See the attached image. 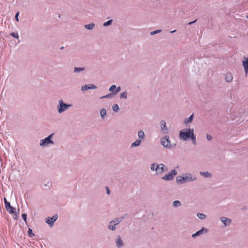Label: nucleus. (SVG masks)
Segmentation results:
<instances>
[{
    "label": "nucleus",
    "instance_id": "33",
    "mask_svg": "<svg viewBox=\"0 0 248 248\" xmlns=\"http://www.w3.org/2000/svg\"><path fill=\"white\" fill-rule=\"evenodd\" d=\"M112 22V19L109 20L107 21V22H104L103 23V26L104 27H107V26H109L110 24H111Z\"/></svg>",
    "mask_w": 248,
    "mask_h": 248
},
{
    "label": "nucleus",
    "instance_id": "21",
    "mask_svg": "<svg viewBox=\"0 0 248 248\" xmlns=\"http://www.w3.org/2000/svg\"><path fill=\"white\" fill-rule=\"evenodd\" d=\"M138 137L142 140H143L145 138V134L143 130H140L138 133Z\"/></svg>",
    "mask_w": 248,
    "mask_h": 248
},
{
    "label": "nucleus",
    "instance_id": "31",
    "mask_svg": "<svg viewBox=\"0 0 248 248\" xmlns=\"http://www.w3.org/2000/svg\"><path fill=\"white\" fill-rule=\"evenodd\" d=\"M190 139L192 140L193 144H196V137L194 134L192 135V136L191 137Z\"/></svg>",
    "mask_w": 248,
    "mask_h": 248
},
{
    "label": "nucleus",
    "instance_id": "20",
    "mask_svg": "<svg viewBox=\"0 0 248 248\" xmlns=\"http://www.w3.org/2000/svg\"><path fill=\"white\" fill-rule=\"evenodd\" d=\"M94 26H95V25L93 23H91L89 24H86V25H84L85 28H86V29L89 30H91L93 29V28L94 27Z\"/></svg>",
    "mask_w": 248,
    "mask_h": 248
},
{
    "label": "nucleus",
    "instance_id": "9",
    "mask_svg": "<svg viewBox=\"0 0 248 248\" xmlns=\"http://www.w3.org/2000/svg\"><path fill=\"white\" fill-rule=\"evenodd\" d=\"M97 86L93 84H89L88 85H85L84 86H82L81 87V90L82 92L85 91L87 90L90 89H97Z\"/></svg>",
    "mask_w": 248,
    "mask_h": 248
},
{
    "label": "nucleus",
    "instance_id": "22",
    "mask_svg": "<svg viewBox=\"0 0 248 248\" xmlns=\"http://www.w3.org/2000/svg\"><path fill=\"white\" fill-rule=\"evenodd\" d=\"M116 224H114V223H113V224H111V221L109 222L108 226V229H109L110 230H111V231H115L116 230Z\"/></svg>",
    "mask_w": 248,
    "mask_h": 248
},
{
    "label": "nucleus",
    "instance_id": "2",
    "mask_svg": "<svg viewBox=\"0 0 248 248\" xmlns=\"http://www.w3.org/2000/svg\"><path fill=\"white\" fill-rule=\"evenodd\" d=\"M194 129L193 128H185L179 132V137L185 141L190 139L192 134H194Z\"/></svg>",
    "mask_w": 248,
    "mask_h": 248
},
{
    "label": "nucleus",
    "instance_id": "17",
    "mask_svg": "<svg viewBox=\"0 0 248 248\" xmlns=\"http://www.w3.org/2000/svg\"><path fill=\"white\" fill-rule=\"evenodd\" d=\"M232 75L231 73H227L225 77V79L228 82H231L232 80Z\"/></svg>",
    "mask_w": 248,
    "mask_h": 248
},
{
    "label": "nucleus",
    "instance_id": "35",
    "mask_svg": "<svg viewBox=\"0 0 248 248\" xmlns=\"http://www.w3.org/2000/svg\"><path fill=\"white\" fill-rule=\"evenodd\" d=\"M114 94H113L112 93H110L105 96H102L100 98H110L112 95H114Z\"/></svg>",
    "mask_w": 248,
    "mask_h": 248
},
{
    "label": "nucleus",
    "instance_id": "16",
    "mask_svg": "<svg viewBox=\"0 0 248 248\" xmlns=\"http://www.w3.org/2000/svg\"><path fill=\"white\" fill-rule=\"evenodd\" d=\"M194 114H191L188 118H185L184 119V123L186 124H187L192 122L193 120Z\"/></svg>",
    "mask_w": 248,
    "mask_h": 248
},
{
    "label": "nucleus",
    "instance_id": "30",
    "mask_svg": "<svg viewBox=\"0 0 248 248\" xmlns=\"http://www.w3.org/2000/svg\"><path fill=\"white\" fill-rule=\"evenodd\" d=\"M116 89V86L115 85H112L109 87V91L112 93L113 94H114V93L115 92V90Z\"/></svg>",
    "mask_w": 248,
    "mask_h": 248
},
{
    "label": "nucleus",
    "instance_id": "45",
    "mask_svg": "<svg viewBox=\"0 0 248 248\" xmlns=\"http://www.w3.org/2000/svg\"><path fill=\"white\" fill-rule=\"evenodd\" d=\"M197 21V19H195L194 21H191V22H190L188 23V25H191L192 24H193V23H195Z\"/></svg>",
    "mask_w": 248,
    "mask_h": 248
},
{
    "label": "nucleus",
    "instance_id": "37",
    "mask_svg": "<svg viewBox=\"0 0 248 248\" xmlns=\"http://www.w3.org/2000/svg\"><path fill=\"white\" fill-rule=\"evenodd\" d=\"M28 232L30 237H32L34 235V234L32 232V230L30 228L29 229Z\"/></svg>",
    "mask_w": 248,
    "mask_h": 248
},
{
    "label": "nucleus",
    "instance_id": "40",
    "mask_svg": "<svg viewBox=\"0 0 248 248\" xmlns=\"http://www.w3.org/2000/svg\"><path fill=\"white\" fill-rule=\"evenodd\" d=\"M121 87L119 86L117 88L116 87V89L115 90V92L114 93V94H116L118 92H119L121 91Z\"/></svg>",
    "mask_w": 248,
    "mask_h": 248
},
{
    "label": "nucleus",
    "instance_id": "12",
    "mask_svg": "<svg viewBox=\"0 0 248 248\" xmlns=\"http://www.w3.org/2000/svg\"><path fill=\"white\" fill-rule=\"evenodd\" d=\"M208 232V230L207 229L205 228L204 227H202V229L196 232L195 233H193L192 234V237L193 238H195V237L200 235L201 234H202L204 232L206 233Z\"/></svg>",
    "mask_w": 248,
    "mask_h": 248
},
{
    "label": "nucleus",
    "instance_id": "25",
    "mask_svg": "<svg viewBox=\"0 0 248 248\" xmlns=\"http://www.w3.org/2000/svg\"><path fill=\"white\" fill-rule=\"evenodd\" d=\"M182 204L179 201H175L172 203V205L174 207H178L181 206Z\"/></svg>",
    "mask_w": 248,
    "mask_h": 248
},
{
    "label": "nucleus",
    "instance_id": "43",
    "mask_svg": "<svg viewBox=\"0 0 248 248\" xmlns=\"http://www.w3.org/2000/svg\"><path fill=\"white\" fill-rule=\"evenodd\" d=\"M18 16H19V12H17L16 15H15V19L16 20V21H19V19H18Z\"/></svg>",
    "mask_w": 248,
    "mask_h": 248
},
{
    "label": "nucleus",
    "instance_id": "38",
    "mask_svg": "<svg viewBox=\"0 0 248 248\" xmlns=\"http://www.w3.org/2000/svg\"><path fill=\"white\" fill-rule=\"evenodd\" d=\"M19 210L18 209V211H19ZM19 211L18 212V213H17V212H16V211H15V213H13V215H15V217H14V219H16V220L17 219V217H18V215H19Z\"/></svg>",
    "mask_w": 248,
    "mask_h": 248
},
{
    "label": "nucleus",
    "instance_id": "1",
    "mask_svg": "<svg viewBox=\"0 0 248 248\" xmlns=\"http://www.w3.org/2000/svg\"><path fill=\"white\" fill-rule=\"evenodd\" d=\"M197 177L195 175H192L190 173H186L182 176H178L176 177V181L178 184H183L186 183L196 181Z\"/></svg>",
    "mask_w": 248,
    "mask_h": 248
},
{
    "label": "nucleus",
    "instance_id": "28",
    "mask_svg": "<svg viewBox=\"0 0 248 248\" xmlns=\"http://www.w3.org/2000/svg\"><path fill=\"white\" fill-rule=\"evenodd\" d=\"M197 215V217L201 219H204L206 217V215L202 213H198Z\"/></svg>",
    "mask_w": 248,
    "mask_h": 248
},
{
    "label": "nucleus",
    "instance_id": "36",
    "mask_svg": "<svg viewBox=\"0 0 248 248\" xmlns=\"http://www.w3.org/2000/svg\"><path fill=\"white\" fill-rule=\"evenodd\" d=\"M162 31V30L160 29V30H157L155 31H152L151 33H150V34L151 35H155L156 33H160Z\"/></svg>",
    "mask_w": 248,
    "mask_h": 248
},
{
    "label": "nucleus",
    "instance_id": "8",
    "mask_svg": "<svg viewBox=\"0 0 248 248\" xmlns=\"http://www.w3.org/2000/svg\"><path fill=\"white\" fill-rule=\"evenodd\" d=\"M161 126V131L163 134H168L169 131L166 126V123L165 121L162 120L160 122Z\"/></svg>",
    "mask_w": 248,
    "mask_h": 248
},
{
    "label": "nucleus",
    "instance_id": "6",
    "mask_svg": "<svg viewBox=\"0 0 248 248\" xmlns=\"http://www.w3.org/2000/svg\"><path fill=\"white\" fill-rule=\"evenodd\" d=\"M177 174V171L173 169L169 172V174L165 175L161 178V179L165 181H171L173 179L174 176H176Z\"/></svg>",
    "mask_w": 248,
    "mask_h": 248
},
{
    "label": "nucleus",
    "instance_id": "34",
    "mask_svg": "<svg viewBox=\"0 0 248 248\" xmlns=\"http://www.w3.org/2000/svg\"><path fill=\"white\" fill-rule=\"evenodd\" d=\"M10 35L16 39H18L19 37L18 34L17 32H11Z\"/></svg>",
    "mask_w": 248,
    "mask_h": 248
},
{
    "label": "nucleus",
    "instance_id": "23",
    "mask_svg": "<svg viewBox=\"0 0 248 248\" xmlns=\"http://www.w3.org/2000/svg\"><path fill=\"white\" fill-rule=\"evenodd\" d=\"M100 114L101 115V117L102 118H104V117L106 116L107 113H106V110L104 108H102L100 110Z\"/></svg>",
    "mask_w": 248,
    "mask_h": 248
},
{
    "label": "nucleus",
    "instance_id": "39",
    "mask_svg": "<svg viewBox=\"0 0 248 248\" xmlns=\"http://www.w3.org/2000/svg\"><path fill=\"white\" fill-rule=\"evenodd\" d=\"M27 215L26 214H22V217L23 219V220L25 221V222L26 223H27Z\"/></svg>",
    "mask_w": 248,
    "mask_h": 248
},
{
    "label": "nucleus",
    "instance_id": "46",
    "mask_svg": "<svg viewBox=\"0 0 248 248\" xmlns=\"http://www.w3.org/2000/svg\"><path fill=\"white\" fill-rule=\"evenodd\" d=\"M175 31H176V30H174V31H171L170 33H173V32H174Z\"/></svg>",
    "mask_w": 248,
    "mask_h": 248
},
{
    "label": "nucleus",
    "instance_id": "7",
    "mask_svg": "<svg viewBox=\"0 0 248 248\" xmlns=\"http://www.w3.org/2000/svg\"><path fill=\"white\" fill-rule=\"evenodd\" d=\"M4 202L7 212L10 214L15 213V211L16 210V208L11 205L10 202L7 201L6 198H4Z\"/></svg>",
    "mask_w": 248,
    "mask_h": 248
},
{
    "label": "nucleus",
    "instance_id": "15",
    "mask_svg": "<svg viewBox=\"0 0 248 248\" xmlns=\"http://www.w3.org/2000/svg\"><path fill=\"white\" fill-rule=\"evenodd\" d=\"M116 246L118 248H121L124 246V243L121 239V237L120 235H118L116 240Z\"/></svg>",
    "mask_w": 248,
    "mask_h": 248
},
{
    "label": "nucleus",
    "instance_id": "13",
    "mask_svg": "<svg viewBox=\"0 0 248 248\" xmlns=\"http://www.w3.org/2000/svg\"><path fill=\"white\" fill-rule=\"evenodd\" d=\"M242 64L246 75H247L248 72V57L247 58H244L242 61Z\"/></svg>",
    "mask_w": 248,
    "mask_h": 248
},
{
    "label": "nucleus",
    "instance_id": "19",
    "mask_svg": "<svg viewBox=\"0 0 248 248\" xmlns=\"http://www.w3.org/2000/svg\"><path fill=\"white\" fill-rule=\"evenodd\" d=\"M141 140L138 139L136 140L135 141H134L133 143H132L131 145V147H137L139 146L140 143H141Z\"/></svg>",
    "mask_w": 248,
    "mask_h": 248
},
{
    "label": "nucleus",
    "instance_id": "26",
    "mask_svg": "<svg viewBox=\"0 0 248 248\" xmlns=\"http://www.w3.org/2000/svg\"><path fill=\"white\" fill-rule=\"evenodd\" d=\"M84 67H75L74 73H79L84 70Z\"/></svg>",
    "mask_w": 248,
    "mask_h": 248
},
{
    "label": "nucleus",
    "instance_id": "18",
    "mask_svg": "<svg viewBox=\"0 0 248 248\" xmlns=\"http://www.w3.org/2000/svg\"><path fill=\"white\" fill-rule=\"evenodd\" d=\"M200 174L205 178H211L212 176L211 174L208 171H200Z\"/></svg>",
    "mask_w": 248,
    "mask_h": 248
},
{
    "label": "nucleus",
    "instance_id": "11",
    "mask_svg": "<svg viewBox=\"0 0 248 248\" xmlns=\"http://www.w3.org/2000/svg\"><path fill=\"white\" fill-rule=\"evenodd\" d=\"M58 216L55 214L52 217H48L46 220V223L50 225H53L54 222L58 219Z\"/></svg>",
    "mask_w": 248,
    "mask_h": 248
},
{
    "label": "nucleus",
    "instance_id": "41",
    "mask_svg": "<svg viewBox=\"0 0 248 248\" xmlns=\"http://www.w3.org/2000/svg\"><path fill=\"white\" fill-rule=\"evenodd\" d=\"M206 138L208 140L210 141L212 140V137L209 134H206Z\"/></svg>",
    "mask_w": 248,
    "mask_h": 248
},
{
    "label": "nucleus",
    "instance_id": "24",
    "mask_svg": "<svg viewBox=\"0 0 248 248\" xmlns=\"http://www.w3.org/2000/svg\"><path fill=\"white\" fill-rule=\"evenodd\" d=\"M159 166L157 164L154 163L151 164V169L152 170H157V169H158Z\"/></svg>",
    "mask_w": 248,
    "mask_h": 248
},
{
    "label": "nucleus",
    "instance_id": "3",
    "mask_svg": "<svg viewBox=\"0 0 248 248\" xmlns=\"http://www.w3.org/2000/svg\"><path fill=\"white\" fill-rule=\"evenodd\" d=\"M72 107L73 105L72 104H66L62 99H61L59 100L57 110L59 113H62Z\"/></svg>",
    "mask_w": 248,
    "mask_h": 248
},
{
    "label": "nucleus",
    "instance_id": "5",
    "mask_svg": "<svg viewBox=\"0 0 248 248\" xmlns=\"http://www.w3.org/2000/svg\"><path fill=\"white\" fill-rule=\"evenodd\" d=\"M53 135L54 134L52 133L45 139L40 140V145L42 147H45L49 144H53L54 143L51 140Z\"/></svg>",
    "mask_w": 248,
    "mask_h": 248
},
{
    "label": "nucleus",
    "instance_id": "29",
    "mask_svg": "<svg viewBox=\"0 0 248 248\" xmlns=\"http://www.w3.org/2000/svg\"><path fill=\"white\" fill-rule=\"evenodd\" d=\"M121 221L117 217L115 218L114 219L111 221V224L114 223L116 224V225H117Z\"/></svg>",
    "mask_w": 248,
    "mask_h": 248
},
{
    "label": "nucleus",
    "instance_id": "32",
    "mask_svg": "<svg viewBox=\"0 0 248 248\" xmlns=\"http://www.w3.org/2000/svg\"><path fill=\"white\" fill-rule=\"evenodd\" d=\"M112 109L114 111L117 112L119 110V107L118 104H114L112 106Z\"/></svg>",
    "mask_w": 248,
    "mask_h": 248
},
{
    "label": "nucleus",
    "instance_id": "27",
    "mask_svg": "<svg viewBox=\"0 0 248 248\" xmlns=\"http://www.w3.org/2000/svg\"><path fill=\"white\" fill-rule=\"evenodd\" d=\"M120 97H121V98H124L125 99H126L127 98V92L125 91V92L122 93L120 94Z\"/></svg>",
    "mask_w": 248,
    "mask_h": 248
},
{
    "label": "nucleus",
    "instance_id": "44",
    "mask_svg": "<svg viewBox=\"0 0 248 248\" xmlns=\"http://www.w3.org/2000/svg\"><path fill=\"white\" fill-rule=\"evenodd\" d=\"M106 192H107V193L108 195H109L110 191V190H109V189L108 187V186H106Z\"/></svg>",
    "mask_w": 248,
    "mask_h": 248
},
{
    "label": "nucleus",
    "instance_id": "14",
    "mask_svg": "<svg viewBox=\"0 0 248 248\" xmlns=\"http://www.w3.org/2000/svg\"><path fill=\"white\" fill-rule=\"evenodd\" d=\"M220 220L222 222L225 226L230 225L232 222V220L230 218L224 217H221Z\"/></svg>",
    "mask_w": 248,
    "mask_h": 248
},
{
    "label": "nucleus",
    "instance_id": "4",
    "mask_svg": "<svg viewBox=\"0 0 248 248\" xmlns=\"http://www.w3.org/2000/svg\"><path fill=\"white\" fill-rule=\"evenodd\" d=\"M160 143L164 147L169 149H171L176 146L175 144H174V145L173 146L170 143V141L169 140V136L167 135L165 136L164 137L161 139Z\"/></svg>",
    "mask_w": 248,
    "mask_h": 248
},
{
    "label": "nucleus",
    "instance_id": "42",
    "mask_svg": "<svg viewBox=\"0 0 248 248\" xmlns=\"http://www.w3.org/2000/svg\"><path fill=\"white\" fill-rule=\"evenodd\" d=\"M127 215V214H124L123 216L122 217H117L119 220L121 222L124 218H125V217Z\"/></svg>",
    "mask_w": 248,
    "mask_h": 248
},
{
    "label": "nucleus",
    "instance_id": "48",
    "mask_svg": "<svg viewBox=\"0 0 248 248\" xmlns=\"http://www.w3.org/2000/svg\"><path fill=\"white\" fill-rule=\"evenodd\" d=\"M247 18H248V16H247Z\"/></svg>",
    "mask_w": 248,
    "mask_h": 248
},
{
    "label": "nucleus",
    "instance_id": "47",
    "mask_svg": "<svg viewBox=\"0 0 248 248\" xmlns=\"http://www.w3.org/2000/svg\"><path fill=\"white\" fill-rule=\"evenodd\" d=\"M63 48H64L63 46H62L61 47V49H63Z\"/></svg>",
    "mask_w": 248,
    "mask_h": 248
},
{
    "label": "nucleus",
    "instance_id": "10",
    "mask_svg": "<svg viewBox=\"0 0 248 248\" xmlns=\"http://www.w3.org/2000/svg\"><path fill=\"white\" fill-rule=\"evenodd\" d=\"M159 168L157 169L156 171L157 174H161L164 171H166L168 170V168L166 167L163 164H160L158 165Z\"/></svg>",
    "mask_w": 248,
    "mask_h": 248
}]
</instances>
